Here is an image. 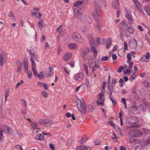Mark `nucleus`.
<instances>
[{
  "label": "nucleus",
  "mask_w": 150,
  "mask_h": 150,
  "mask_svg": "<svg viewBox=\"0 0 150 150\" xmlns=\"http://www.w3.org/2000/svg\"><path fill=\"white\" fill-rule=\"evenodd\" d=\"M38 27L39 28H41V30H42V28L43 27V20H41L38 22Z\"/></svg>",
  "instance_id": "31"
},
{
  "label": "nucleus",
  "mask_w": 150,
  "mask_h": 150,
  "mask_svg": "<svg viewBox=\"0 0 150 150\" xmlns=\"http://www.w3.org/2000/svg\"><path fill=\"white\" fill-rule=\"evenodd\" d=\"M42 94L44 97L47 98L48 96V94L45 91H42Z\"/></svg>",
  "instance_id": "44"
},
{
  "label": "nucleus",
  "mask_w": 150,
  "mask_h": 150,
  "mask_svg": "<svg viewBox=\"0 0 150 150\" xmlns=\"http://www.w3.org/2000/svg\"><path fill=\"white\" fill-rule=\"evenodd\" d=\"M111 41L110 38H108L107 41L106 43V48L107 49L108 48L111 44Z\"/></svg>",
  "instance_id": "27"
},
{
  "label": "nucleus",
  "mask_w": 150,
  "mask_h": 150,
  "mask_svg": "<svg viewBox=\"0 0 150 150\" xmlns=\"http://www.w3.org/2000/svg\"><path fill=\"white\" fill-rule=\"evenodd\" d=\"M21 101L23 103V105L26 108L27 106V103L26 101L24 99H22L21 100Z\"/></svg>",
  "instance_id": "49"
},
{
  "label": "nucleus",
  "mask_w": 150,
  "mask_h": 150,
  "mask_svg": "<svg viewBox=\"0 0 150 150\" xmlns=\"http://www.w3.org/2000/svg\"><path fill=\"white\" fill-rule=\"evenodd\" d=\"M126 13V15L125 17L129 21H132V14L130 10L127 8H125Z\"/></svg>",
  "instance_id": "8"
},
{
  "label": "nucleus",
  "mask_w": 150,
  "mask_h": 150,
  "mask_svg": "<svg viewBox=\"0 0 150 150\" xmlns=\"http://www.w3.org/2000/svg\"><path fill=\"white\" fill-rule=\"evenodd\" d=\"M85 84L87 87H88L89 85V80L88 79H87L86 80V81Z\"/></svg>",
  "instance_id": "59"
},
{
  "label": "nucleus",
  "mask_w": 150,
  "mask_h": 150,
  "mask_svg": "<svg viewBox=\"0 0 150 150\" xmlns=\"http://www.w3.org/2000/svg\"><path fill=\"white\" fill-rule=\"evenodd\" d=\"M123 113H120V125L121 126L122 125V115H123Z\"/></svg>",
  "instance_id": "55"
},
{
  "label": "nucleus",
  "mask_w": 150,
  "mask_h": 150,
  "mask_svg": "<svg viewBox=\"0 0 150 150\" xmlns=\"http://www.w3.org/2000/svg\"><path fill=\"white\" fill-rule=\"evenodd\" d=\"M49 147L52 150H55V147L53 144L51 143L50 144Z\"/></svg>",
  "instance_id": "50"
},
{
  "label": "nucleus",
  "mask_w": 150,
  "mask_h": 150,
  "mask_svg": "<svg viewBox=\"0 0 150 150\" xmlns=\"http://www.w3.org/2000/svg\"><path fill=\"white\" fill-rule=\"evenodd\" d=\"M133 1L134 2L137 8H139L141 7V5L140 3L138 2L137 0H133Z\"/></svg>",
  "instance_id": "32"
},
{
  "label": "nucleus",
  "mask_w": 150,
  "mask_h": 150,
  "mask_svg": "<svg viewBox=\"0 0 150 150\" xmlns=\"http://www.w3.org/2000/svg\"><path fill=\"white\" fill-rule=\"evenodd\" d=\"M91 50L92 52L94 53H97V51L96 49V48L95 46H92L91 47Z\"/></svg>",
  "instance_id": "40"
},
{
  "label": "nucleus",
  "mask_w": 150,
  "mask_h": 150,
  "mask_svg": "<svg viewBox=\"0 0 150 150\" xmlns=\"http://www.w3.org/2000/svg\"><path fill=\"white\" fill-rule=\"evenodd\" d=\"M129 134L131 136L134 137H138L142 136V133L139 129H135L134 130H132L130 131Z\"/></svg>",
  "instance_id": "3"
},
{
  "label": "nucleus",
  "mask_w": 150,
  "mask_h": 150,
  "mask_svg": "<svg viewBox=\"0 0 150 150\" xmlns=\"http://www.w3.org/2000/svg\"><path fill=\"white\" fill-rule=\"evenodd\" d=\"M83 74L82 73L77 74L74 77V79L77 81H81L83 78Z\"/></svg>",
  "instance_id": "14"
},
{
  "label": "nucleus",
  "mask_w": 150,
  "mask_h": 150,
  "mask_svg": "<svg viewBox=\"0 0 150 150\" xmlns=\"http://www.w3.org/2000/svg\"><path fill=\"white\" fill-rule=\"evenodd\" d=\"M68 46L69 49L72 50L76 49L77 48V45L74 43L69 44L68 45Z\"/></svg>",
  "instance_id": "23"
},
{
  "label": "nucleus",
  "mask_w": 150,
  "mask_h": 150,
  "mask_svg": "<svg viewBox=\"0 0 150 150\" xmlns=\"http://www.w3.org/2000/svg\"><path fill=\"white\" fill-rule=\"evenodd\" d=\"M132 108V110H133V111L136 112L138 108V106H132V107H131Z\"/></svg>",
  "instance_id": "48"
},
{
  "label": "nucleus",
  "mask_w": 150,
  "mask_h": 150,
  "mask_svg": "<svg viewBox=\"0 0 150 150\" xmlns=\"http://www.w3.org/2000/svg\"><path fill=\"white\" fill-rule=\"evenodd\" d=\"M145 57L146 59H148L149 57V52H147L146 53V54L145 55L144 57H141V60L142 61L144 62V58Z\"/></svg>",
  "instance_id": "36"
},
{
  "label": "nucleus",
  "mask_w": 150,
  "mask_h": 150,
  "mask_svg": "<svg viewBox=\"0 0 150 150\" xmlns=\"http://www.w3.org/2000/svg\"><path fill=\"white\" fill-rule=\"evenodd\" d=\"M73 142V140L70 138L69 139L67 142V145L68 146L70 145Z\"/></svg>",
  "instance_id": "43"
},
{
  "label": "nucleus",
  "mask_w": 150,
  "mask_h": 150,
  "mask_svg": "<svg viewBox=\"0 0 150 150\" xmlns=\"http://www.w3.org/2000/svg\"><path fill=\"white\" fill-rule=\"evenodd\" d=\"M108 59V57L107 56H106L102 58L101 59V60L103 61H106Z\"/></svg>",
  "instance_id": "56"
},
{
  "label": "nucleus",
  "mask_w": 150,
  "mask_h": 150,
  "mask_svg": "<svg viewBox=\"0 0 150 150\" xmlns=\"http://www.w3.org/2000/svg\"><path fill=\"white\" fill-rule=\"evenodd\" d=\"M71 53H67L64 55L63 58V60L65 61H67L71 57Z\"/></svg>",
  "instance_id": "17"
},
{
  "label": "nucleus",
  "mask_w": 150,
  "mask_h": 150,
  "mask_svg": "<svg viewBox=\"0 0 150 150\" xmlns=\"http://www.w3.org/2000/svg\"><path fill=\"white\" fill-rule=\"evenodd\" d=\"M2 132L11 135L12 134V130L11 128L8 127L6 125H5L4 127Z\"/></svg>",
  "instance_id": "13"
},
{
  "label": "nucleus",
  "mask_w": 150,
  "mask_h": 150,
  "mask_svg": "<svg viewBox=\"0 0 150 150\" xmlns=\"http://www.w3.org/2000/svg\"><path fill=\"white\" fill-rule=\"evenodd\" d=\"M144 84L147 90L150 91V83L147 81L145 80L144 82Z\"/></svg>",
  "instance_id": "21"
},
{
  "label": "nucleus",
  "mask_w": 150,
  "mask_h": 150,
  "mask_svg": "<svg viewBox=\"0 0 150 150\" xmlns=\"http://www.w3.org/2000/svg\"><path fill=\"white\" fill-rule=\"evenodd\" d=\"M90 147L85 145H81L78 146L76 148V150H90Z\"/></svg>",
  "instance_id": "16"
},
{
  "label": "nucleus",
  "mask_w": 150,
  "mask_h": 150,
  "mask_svg": "<svg viewBox=\"0 0 150 150\" xmlns=\"http://www.w3.org/2000/svg\"><path fill=\"white\" fill-rule=\"evenodd\" d=\"M96 103L97 105L99 106H102L103 105V102H99L98 100H97Z\"/></svg>",
  "instance_id": "61"
},
{
  "label": "nucleus",
  "mask_w": 150,
  "mask_h": 150,
  "mask_svg": "<svg viewBox=\"0 0 150 150\" xmlns=\"http://www.w3.org/2000/svg\"><path fill=\"white\" fill-rule=\"evenodd\" d=\"M45 124H48L50 126H51L52 125L53 123L52 122V121L51 120H46L45 121Z\"/></svg>",
  "instance_id": "45"
},
{
  "label": "nucleus",
  "mask_w": 150,
  "mask_h": 150,
  "mask_svg": "<svg viewBox=\"0 0 150 150\" xmlns=\"http://www.w3.org/2000/svg\"><path fill=\"white\" fill-rule=\"evenodd\" d=\"M145 142L146 144L150 143V138H147L145 139Z\"/></svg>",
  "instance_id": "64"
},
{
  "label": "nucleus",
  "mask_w": 150,
  "mask_h": 150,
  "mask_svg": "<svg viewBox=\"0 0 150 150\" xmlns=\"http://www.w3.org/2000/svg\"><path fill=\"white\" fill-rule=\"evenodd\" d=\"M100 69V67L97 64H95L92 67V71L94 72L96 71H98Z\"/></svg>",
  "instance_id": "25"
},
{
  "label": "nucleus",
  "mask_w": 150,
  "mask_h": 150,
  "mask_svg": "<svg viewBox=\"0 0 150 150\" xmlns=\"http://www.w3.org/2000/svg\"><path fill=\"white\" fill-rule=\"evenodd\" d=\"M123 69L124 67H123L120 66L117 70V71L119 73H120L122 72V70Z\"/></svg>",
  "instance_id": "58"
},
{
  "label": "nucleus",
  "mask_w": 150,
  "mask_h": 150,
  "mask_svg": "<svg viewBox=\"0 0 150 150\" xmlns=\"http://www.w3.org/2000/svg\"><path fill=\"white\" fill-rule=\"evenodd\" d=\"M87 37L89 40V44L91 47L94 46L95 40L91 35L88 34L87 35Z\"/></svg>",
  "instance_id": "12"
},
{
  "label": "nucleus",
  "mask_w": 150,
  "mask_h": 150,
  "mask_svg": "<svg viewBox=\"0 0 150 150\" xmlns=\"http://www.w3.org/2000/svg\"><path fill=\"white\" fill-rule=\"evenodd\" d=\"M33 72L35 76L37 77L40 79H43L45 77V76L44 75L45 72L44 71H42L40 72L39 74H38L36 70Z\"/></svg>",
  "instance_id": "7"
},
{
  "label": "nucleus",
  "mask_w": 150,
  "mask_h": 150,
  "mask_svg": "<svg viewBox=\"0 0 150 150\" xmlns=\"http://www.w3.org/2000/svg\"><path fill=\"white\" fill-rule=\"evenodd\" d=\"M83 67L84 69L85 70L86 74H87L88 73V67L85 64H83Z\"/></svg>",
  "instance_id": "47"
},
{
  "label": "nucleus",
  "mask_w": 150,
  "mask_h": 150,
  "mask_svg": "<svg viewBox=\"0 0 150 150\" xmlns=\"http://www.w3.org/2000/svg\"><path fill=\"white\" fill-rule=\"evenodd\" d=\"M130 122L132 125L133 124H137L139 123L138 119L134 117H133L131 118L130 120Z\"/></svg>",
  "instance_id": "18"
},
{
  "label": "nucleus",
  "mask_w": 150,
  "mask_h": 150,
  "mask_svg": "<svg viewBox=\"0 0 150 150\" xmlns=\"http://www.w3.org/2000/svg\"><path fill=\"white\" fill-rule=\"evenodd\" d=\"M74 9V17L76 18L80 19L82 16V14L83 12V9L82 8H78Z\"/></svg>",
  "instance_id": "2"
},
{
  "label": "nucleus",
  "mask_w": 150,
  "mask_h": 150,
  "mask_svg": "<svg viewBox=\"0 0 150 150\" xmlns=\"http://www.w3.org/2000/svg\"><path fill=\"white\" fill-rule=\"evenodd\" d=\"M89 51V48L88 47L83 50L81 53V56L83 60H86L87 58L88 55V52Z\"/></svg>",
  "instance_id": "6"
},
{
  "label": "nucleus",
  "mask_w": 150,
  "mask_h": 150,
  "mask_svg": "<svg viewBox=\"0 0 150 150\" xmlns=\"http://www.w3.org/2000/svg\"><path fill=\"white\" fill-rule=\"evenodd\" d=\"M119 82L120 83V86L121 87H123L125 84V83L124 82L123 79L122 78H121L120 79Z\"/></svg>",
  "instance_id": "38"
},
{
  "label": "nucleus",
  "mask_w": 150,
  "mask_h": 150,
  "mask_svg": "<svg viewBox=\"0 0 150 150\" xmlns=\"http://www.w3.org/2000/svg\"><path fill=\"white\" fill-rule=\"evenodd\" d=\"M110 124L112 127L114 129H115V124L112 121H110L109 123Z\"/></svg>",
  "instance_id": "54"
},
{
  "label": "nucleus",
  "mask_w": 150,
  "mask_h": 150,
  "mask_svg": "<svg viewBox=\"0 0 150 150\" xmlns=\"http://www.w3.org/2000/svg\"><path fill=\"white\" fill-rule=\"evenodd\" d=\"M28 61L27 60H25L23 62V67L25 72L27 73L28 71Z\"/></svg>",
  "instance_id": "22"
},
{
  "label": "nucleus",
  "mask_w": 150,
  "mask_h": 150,
  "mask_svg": "<svg viewBox=\"0 0 150 150\" xmlns=\"http://www.w3.org/2000/svg\"><path fill=\"white\" fill-rule=\"evenodd\" d=\"M87 139L86 136H83L81 139L80 140V142L81 144H83L86 141Z\"/></svg>",
  "instance_id": "33"
},
{
  "label": "nucleus",
  "mask_w": 150,
  "mask_h": 150,
  "mask_svg": "<svg viewBox=\"0 0 150 150\" xmlns=\"http://www.w3.org/2000/svg\"><path fill=\"white\" fill-rule=\"evenodd\" d=\"M104 96V93L103 92H100L98 94V99L99 100L103 101L104 100L103 97Z\"/></svg>",
  "instance_id": "24"
},
{
  "label": "nucleus",
  "mask_w": 150,
  "mask_h": 150,
  "mask_svg": "<svg viewBox=\"0 0 150 150\" xmlns=\"http://www.w3.org/2000/svg\"><path fill=\"white\" fill-rule=\"evenodd\" d=\"M2 130L0 129V141L1 140L4 138V136L2 133Z\"/></svg>",
  "instance_id": "52"
},
{
  "label": "nucleus",
  "mask_w": 150,
  "mask_h": 150,
  "mask_svg": "<svg viewBox=\"0 0 150 150\" xmlns=\"http://www.w3.org/2000/svg\"><path fill=\"white\" fill-rule=\"evenodd\" d=\"M112 8L114 9H118L119 8V4L118 0H113L112 4Z\"/></svg>",
  "instance_id": "15"
},
{
  "label": "nucleus",
  "mask_w": 150,
  "mask_h": 150,
  "mask_svg": "<svg viewBox=\"0 0 150 150\" xmlns=\"http://www.w3.org/2000/svg\"><path fill=\"white\" fill-rule=\"evenodd\" d=\"M22 63L21 62H19L18 63V67L17 69V72H20L21 71L22 69Z\"/></svg>",
  "instance_id": "28"
},
{
  "label": "nucleus",
  "mask_w": 150,
  "mask_h": 150,
  "mask_svg": "<svg viewBox=\"0 0 150 150\" xmlns=\"http://www.w3.org/2000/svg\"><path fill=\"white\" fill-rule=\"evenodd\" d=\"M102 2H104V0H95L94 4L95 7V11L93 13V17L96 22V26L99 32L102 31L100 26L99 18L101 16L102 13L99 4Z\"/></svg>",
  "instance_id": "1"
},
{
  "label": "nucleus",
  "mask_w": 150,
  "mask_h": 150,
  "mask_svg": "<svg viewBox=\"0 0 150 150\" xmlns=\"http://www.w3.org/2000/svg\"><path fill=\"white\" fill-rule=\"evenodd\" d=\"M77 99L76 100V105L77 107L80 105V103H83V100L81 99V100L79 99L77 97Z\"/></svg>",
  "instance_id": "29"
},
{
  "label": "nucleus",
  "mask_w": 150,
  "mask_h": 150,
  "mask_svg": "<svg viewBox=\"0 0 150 150\" xmlns=\"http://www.w3.org/2000/svg\"><path fill=\"white\" fill-rule=\"evenodd\" d=\"M136 76V73L134 72L133 74L130 76L129 79L131 81H132L134 80Z\"/></svg>",
  "instance_id": "41"
},
{
  "label": "nucleus",
  "mask_w": 150,
  "mask_h": 150,
  "mask_svg": "<svg viewBox=\"0 0 150 150\" xmlns=\"http://www.w3.org/2000/svg\"><path fill=\"white\" fill-rule=\"evenodd\" d=\"M144 10L148 16H150V8L148 7H146L144 8Z\"/></svg>",
  "instance_id": "35"
},
{
  "label": "nucleus",
  "mask_w": 150,
  "mask_h": 150,
  "mask_svg": "<svg viewBox=\"0 0 150 150\" xmlns=\"http://www.w3.org/2000/svg\"><path fill=\"white\" fill-rule=\"evenodd\" d=\"M27 119L29 121H30L29 123V124L31 126L34 130L38 129L37 124L36 122H32V121H30V120L29 118L28 119Z\"/></svg>",
  "instance_id": "19"
},
{
  "label": "nucleus",
  "mask_w": 150,
  "mask_h": 150,
  "mask_svg": "<svg viewBox=\"0 0 150 150\" xmlns=\"http://www.w3.org/2000/svg\"><path fill=\"white\" fill-rule=\"evenodd\" d=\"M30 61H31L32 66V70L33 72L36 70V65L35 62L33 59L32 58H30Z\"/></svg>",
  "instance_id": "20"
},
{
  "label": "nucleus",
  "mask_w": 150,
  "mask_h": 150,
  "mask_svg": "<svg viewBox=\"0 0 150 150\" xmlns=\"http://www.w3.org/2000/svg\"><path fill=\"white\" fill-rule=\"evenodd\" d=\"M71 36L72 39L76 42H80L83 40V38L78 32H75L73 33Z\"/></svg>",
  "instance_id": "4"
},
{
  "label": "nucleus",
  "mask_w": 150,
  "mask_h": 150,
  "mask_svg": "<svg viewBox=\"0 0 150 150\" xmlns=\"http://www.w3.org/2000/svg\"><path fill=\"white\" fill-rule=\"evenodd\" d=\"M27 51L30 56V58H32L33 59V58L34 59L37 61H39L38 56L35 52L33 53L31 52L30 50L28 49L27 50Z\"/></svg>",
  "instance_id": "9"
},
{
  "label": "nucleus",
  "mask_w": 150,
  "mask_h": 150,
  "mask_svg": "<svg viewBox=\"0 0 150 150\" xmlns=\"http://www.w3.org/2000/svg\"><path fill=\"white\" fill-rule=\"evenodd\" d=\"M129 47L132 48H136L137 46V42L134 39L131 40L129 42Z\"/></svg>",
  "instance_id": "11"
},
{
  "label": "nucleus",
  "mask_w": 150,
  "mask_h": 150,
  "mask_svg": "<svg viewBox=\"0 0 150 150\" xmlns=\"http://www.w3.org/2000/svg\"><path fill=\"white\" fill-rule=\"evenodd\" d=\"M62 26V25H61L59 26L58 28H57V31L59 33V34H62V29L61 28V27Z\"/></svg>",
  "instance_id": "37"
},
{
  "label": "nucleus",
  "mask_w": 150,
  "mask_h": 150,
  "mask_svg": "<svg viewBox=\"0 0 150 150\" xmlns=\"http://www.w3.org/2000/svg\"><path fill=\"white\" fill-rule=\"evenodd\" d=\"M38 136H36L35 137V139L36 140H40L42 141L44 140V136L42 135L41 134H40L39 135V134H38Z\"/></svg>",
  "instance_id": "26"
},
{
  "label": "nucleus",
  "mask_w": 150,
  "mask_h": 150,
  "mask_svg": "<svg viewBox=\"0 0 150 150\" xmlns=\"http://www.w3.org/2000/svg\"><path fill=\"white\" fill-rule=\"evenodd\" d=\"M88 109L91 112H93L94 109V108L92 105H90L89 106Z\"/></svg>",
  "instance_id": "57"
},
{
  "label": "nucleus",
  "mask_w": 150,
  "mask_h": 150,
  "mask_svg": "<svg viewBox=\"0 0 150 150\" xmlns=\"http://www.w3.org/2000/svg\"><path fill=\"white\" fill-rule=\"evenodd\" d=\"M108 89L109 91H114V87L112 86V84H111L110 85H108Z\"/></svg>",
  "instance_id": "42"
},
{
  "label": "nucleus",
  "mask_w": 150,
  "mask_h": 150,
  "mask_svg": "<svg viewBox=\"0 0 150 150\" xmlns=\"http://www.w3.org/2000/svg\"><path fill=\"white\" fill-rule=\"evenodd\" d=\"M6 54L5 52L3 51L2 48L0 49V62L1 66L5 63Z\"/></svg>",
  "instance_id": "5"
},
{
  "label": "nucleus",
  "mask_w": 150,
  "mask_h": 150,
  "mask_svg": "<svg viewBox=\"0 0 150 150\" xmlns=\"http://www.w3.org/2000/svg\"><path fill=\"white\" fill-rule=\"evenodd\" d=\"M82 3V1H78L74 4V6L76 7H78L79 5L81 4Z\"/></svg>",
  "instance_id": "39"
},
{
  "label": "nucleus",
  "mask_w": 150,
  "mask_h": 150,
  "mask_svg": "<svg viewBox=\"0 0 150 150\" xmlns=\"http://www.w3.org/2000/svg\"><path fill=\"white\" fill-rule=\"evenodd\" d=\"M81 29L82 32H84L88 30V28L86 27H83L81 28Z\"/></svg>",
  "instance_id": "62"
},
{
  "label": "nucleus",
  "mask_w": 150,
  "mask_h": 150,
  "mask_svg": "<svg viewBox=\"0 0 150 150\" xmlns=\"http://www.w3.org/2000/svg\"><path fill=\"white\" fill-rule=\"evenodd\" d=\"M28 77L29 79H30L31 78L32 76V72L30 71H29L28 72Z\"/></svg>",
  "instance_id": "63"
},
{
  "label": "nucleus",
  "mask_w": 150,
  "mask_h": 150,
  "mask_svg": "<svg viewBox=\"0 0 150 150\" xmlns=\"http://www.w3.org/2000/svg\"><path fill=\"white\" fill-rule=\"evenodd\" d=\"M79 111L81 112H86V107L84 103H80V105L78 107Z\"/></svg>",
  "instance_id": "10"
},
{
  "label": "nucleus",
  "mask_w": 150,
  "mask_h": 150,
  "mask_svg": "<svg viewBox=\"0 0 150 150\" xmlns=\"http://www.w3.org/2000/svg\"><path fill=\"white\" fill-rule=\"evenodd\" d=\"M9 90L8 89H7L5 91V101L6 102L7 101V97L9 96Z\"/></svg>",
  "instance_id": "30"
},
{
  "label": "nucleus",
  "mask_w": 150,
  "mask_h": 150,
  "mask_svg": "<svg viewBox=\"0 0 150 150\" xmlns=\"http://www.w3.org/2000/svg\"><path fill=\"white\" fill-rule=\"evenodd\" d=\"M124 49L126 51L128 50L127 44L126 41L124 42Z\"/></svg>",
  "instance_id": "51"
},
{
  "label": "nucleus",
  "mask_w": 150,
  "mask_h": 150,
  "mask_svg": "<svg viewBox=\"0 0 150 150\" xmlns=\"http://www.w3.org/2000/svg\"><path fill=\"white\" fill-rule=\"evenodd\" d=\"M128 30L129 33L131 34H133L134 32V28L132 27H129L128 28Z\"/></svg>",
  "instance_id": "34"
},
{
  "label": "nucleus",
  "mask_w": 150,
  "mask_h": 150,
  "mask_svg": "<svg viewBox=\"0 0 150 150\" xmlns=\"http://www.w3.org/2000/svg\"><path fill=\"white\" fill-rule=\"evenodd\" d=\"M74 61H72L69 62L68 64H69L71 67H74Z\"/></svg>",
  "instance_id": "53"
},
{
  "label": "nucleus",
  "mask_w": 150,
  "mask_h": 150,
  "mask_svg": "<svg viewBox=\"0 0 150 150\" xmlns=\"http://www.w3.org/2000/svg\"><path fill=\"white\" fill-rule=\"evenodd\" d=\"M138 107L140 108L142 111H143L144 110V108L142 104H140L139 106H138Z\"/></svg>",
  "instance_id": "60"
},
{
  "label": "nucleus",
  "mask_w": 150,
  "mask_h": 150,
  "mask_svg": "<svg viewBox=\"0 0 150 150\" xmlns=\"http://www.w3.org/2000/svg\"><path fill=\"white\" fill-rule=\"evenodd\" d=\"M143 103L144 104L147 106H149L150 107V103L148 102L147 101L145 100H143Z\"/></svg>",
  "instance_id": "46"
}]
</instances>
